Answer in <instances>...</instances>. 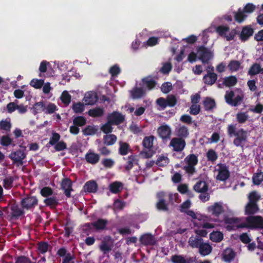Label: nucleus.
<instances>
[{
	"instance_id": "nucleus-1",
	"label": "nucleus",
	"mask_w": 263,
	"mask_h": 263,
	"mask_svg": "<svg viewBox=\"0 0 263 263\" xmlns=\"http://www.w3.org/2000/svg\"><path fill=\"white\" fill-rule=\"evenodd\" d=\"M227 133L229 137L235 136L233 144L236 147H243L248 139V132L243 128L236 131V125L229 124L227 127Z\"/></svg>"
},
{
	"instance_id": "nucleus-2",
	"label": "nucleus",
	"mask_w": 263,
	"mask_h": 263,
	"mask_svg": "<svg viewBox=\"0 0 263 263\" xmlns=\"http://www.w3.org/2000/svg\"><path fill=\"white\" fill-rule=\"evenodd\" d=\"M186 165L184 166L183 170L190 176L193 175L196 172L195 166L198 164V157L194 154H190L184 159Z\"/></svg>"
},
{
	"instance_id": "nucleus-3",
	"label": "nucleus",
	"mask_w": 263,
	"mask_h": 263,
	"mask_svg": "<svg viewBox=\"0 0 263 263\" xmlns=\"http://www.w3.org/2000/svg\"><path fill=\"white\" fill-rule=\"evenodd\" d=\"M20 147L23 149L12 151L8 156L13 163L18 166L24 164L23 160L26 157V154L25 153L26 147L22 145H20Z\"/></svg>"
},
{
	"instance_id": "nucleus-4",
	"label": "nucleus",
	"mask_w": 263,
	"mask_h": 263,
	"mask_svg": "<svg viewBox=\"0 0 263 263\" xmlns=\"http://www.w3.org/2000/svg\"><path fill=\"white\" fill-rule=\"evenodd\" d=\"M235 93L233 91H227L224 96V99L227 103L232 106H237L243 101L244 95L243 93L238 95L233 99Z\"/></svg>"
},
{
	"instance_id": "nucleus-5",
	"label": "nucleus",
	"mask_w": 263,
	"mask_h": 263,
	"mask_svg": "<svg viewBox=\"0 0 263 263\" xmlns=\"http://www.w3.org/2000/svg\"><path fill=\"white\" fill-rule=\"evenodd\" d=\"M198 59L203 64H207L213 57V53L208 48L204 46H200L197 48Z\"/></svg>"
},
{
	"instance_id": "nucleus-6",
	"label": "nucleus",
	"mask_w": 263,
	"mask_h": 263,
	"mask_svg": "<svg viewBox=\"0 0 263 263\" xmlns=\"http://www.w3.org/2000/svg\"><path fill=\"white\" fill-rule=\"evenodd\" d=\"M247 221L250 226V229L263 230V217L261 216H249Z\"/></svg>"
},
{
	"instance_id": "nucleus-7",
	"label": "nucleus",
	"mask_w": 263,
	"mask_h": 263,
	"mask_svg": "<svg viewBox=\"0 0 263 263\" xmlns=\"http://www.w3.org/2000/svg\"><path fill=\"white\" fill-rule=\"evenodd\" d=\"M166 197V193L160 192L157 194L158 201L156 204L157 209L159 211L168 212L169 211L168 203L166 202L165 198Z\"/></svg>"
},
{
	"instance_id": "nucleus-8",
	"label": "nucleus",
	"mask_w": 263,
	"mask_h": 263,
	"mask_svg": "<svg viewBox=\"0 0 263 263\" xmlns=\"http://www.w3.org/2000/svg\"><path fill=\"white\" fill-rule=\"evenodd\" d=\"M186 142L184 139L179 137H174L169 143V146L172 147L173 150L176 152H182L186 146Z\"/></svg>"
},
{
	"instance_id": "nucleus-9",
	"label": "nucleus",
	"mask_w": 263,
	"mask_h": 263,
	"mask_svg": "<svg viewBox=\"0 0 263 263\" xmlns=\"http://www.w3.org/2000/svg\"><path fill=\"white\" fill-rule=\"evenodd\" d=\"M20 204L24 209L30 210L38 204V199L35 196H27L21 200Z\"/></svg>"
},
{
	"instance_id": "nucleus-10",
	"label": "nucleus",
	"mask_w": 263,
	"mask_h": 263,
	"mask_svg": "<svg viewBox=\"0 0 263 263\" xmlns=\"http://www.w3.org/2000/svg\"><path fill=\"white\" fill-rule=\"evenodd\" d=\"M107 120H108L113 125H118L124 122L125 116L119 111H114L107 115Z\"/></svg>"
},
{
	"instance_id": "nucleus-11",
	"label": "nucleus",
	"mask_w": 263,
	"mask_h": 263,
	"mask_svg": "<svg viewBox=\"0 0 263 263\" xmlns=\"http://www.w3.org/2000/svg\"><path fill=\"white\" fill-rule=\"evenodd\" d=\"M57 254L60 257H63L62 263H74V255L70 252H67L64 247L60 248Z\"/></svg>"
},
{
	"instance_id": "nucleus-12",
	"label": "nucleus",
	"mask_w": 263,
	"mask_h": 263,
	"mask_svg": "<svg viewBox=\"0 0 263 263\" xmlns=\"http://www.w3.org/2000/svg\"><path fill=\"white\" fill-rule=\"evenodd\" d=\"M218 166H219L218 174L216 179L221 181H224L230 177V173L228 167L226 164L220 163L218 164Z\"/></svg>"
},
{
	"instance_id": "nucleus-13",
	"label": "nucleus",
	"mask_w": 263,
	"mask_h": 263,
	"mask_svg": "<svg viewBox=\"0 0 263 263\" xmlns=\"http://www.w3.org/2000/svg\"><path fill=\"white\" fill-rule=\"evenodd\" d=\"M157 133L158 136L162 140H167L170 138L172 134V130L168 125L164 124L161 125L158 128Z\"/></svg>"
},
{
	"instance_id": "nucleus-14",
	"label": "nucleus",
	"mask_w": 263,
	"mask_h": 263,
	"mask_svg": "<svg viewBox=\"0 0 263 263\" xmlns=\"http://www.w3.org/2000/svg\"><path fill=\"white\" fill-rule=\"evenodd\" d=\"M72 183L68 178H64L62 179L61 183V189L64 191V194L67 198L71 197L70 192L72 191Z\"/></svg>"
},
{
	"instance_id": "nucleus-15",
	"label": "nucleus",
	"mask_w": 263,
	"mask_h": 263,
	"mask_svg": "<svg viewBox=\"0 0 263 263\" xmlns=\"http://www.w3.org/2000/svg\"><path fill=\"white\" fill-rule=\"evenodd\" d=\"M175 133L177 137H179L184 140L188 138L190 135L189 129L187 127L180 124L176 127Z\"/></svg>"
},
{
	"instance_id": "nucleus-16",
	"label": "nucleus",
	"mask_w": 263,
	"mask_h": 263,
	"mask_svg": "<svg viewBox=\"0 0 263 263\" xmlns=\"http://www.w3.org/2000/svg\"><path fill=\"white\" fill-rule=\"evenodd\" d=\"M254 33L253 29L250 26H245L239 34V39L242 42L247 41Z\"/></svg>"
},
{
	"instance_id": "nucleus-17",
	"label": "nucleus",
	"mask_w": 263,
	"mask_h": 263,
	"mask_svg": "<svg viewBox=\"0 0 263 263\" xmlns=\"http://www.w3.org/2000/svg\"><path fill=\"white\" fill-rule=\"evenodd\" d=\"M207 73L203 77V82L208 85H213L217 80V74L214 72H211L209 69H206Z\"/></svg>"
},
{
	"instance_id": "nucleus-18",
	"label": "nucleus",
	"mask_w": 263,
	"mask_h": 263,
	"mask_svg": "<svg viewBox=\"0 0 263 263\" xmlns=\"http://www.w3.org/2000/svg\"><path fill=\"white\" fill-rule=\"evenodd\" d=\"M129 93L131 98L133 100L140 99L145 97L146 95L145 91L143 88L138 87L137 86L134 87L130 90Z\"/></svg>"
},
{
	"instance_id": "nucleus-19",
	"label": "nucleus",
	"mask_w": 263,
	"mask_h": 263,
	"mask_svg": "<svg viewBox=\"0 0 263 263\" xmlns=\"http://www.w3.org/2000/svg\"><path fill=\"white\" fill-rule=\"evenodd\" d=\"M98 190V185L97 182L93 180L87 181L83 187V190L85 192L95 193Z\"/></svg>"
},
{
	"instance_id": "nucleus-20",
	"label": "nucleus",
	"mask_w": 263,
	"mask_h": 263,
	"mask_svg": "<svg viewBox=\"0 0 263 263\" xmlns=\"http://www.w3.org/2000/svg\"><path fill=\"white\" fill-rule=\"evenodd\" d=\"M208 211L215 217H218L224 212V209L221 204L216 202L213 205L208 207Z\"/></svg>"
},
{
	"instance_id": "nucleus-21",
	"label": "nucleus",
	"mask_w": 263,
	"mask_h": 263,
	"mask_svg": "<svg viewBox=\"0 0 263 263\" xmlns=\"http://www.w3.org/2000/svg\"><path fill=\"white\" fill-rule=\"evenodd\" d=\"M93 229L97 231H101L106 229L108 220L106 219L98 218L93 222Z\"/></svg>"
},
{
	"instance_id": "nucleus-22",
	"label": "nucleus",
	"mask_w": 263,
	"mask_h": 263,
	"mask_svg": "<svg viewBox=\"0 0 263 263\" xmlns=\"http://www.w3.org/2000/svg\"><path fill=\"white\" fill-rule=\"evenodd\" d=\"M140 241L145 246H154L156 244L154 236L149 233H146L142 235L140 238Z\"/></svg>"
},
{
	"instance_id": "nucleus-23",
	"label": "nucleus",
	"mask_w": 263,
	"mask_h": 263,
	"mask_svg": "<svg viewBox=\"0 0 263 263\" xmlns=\"http://www.w3.org/2000/svg\"><path fill=\"white\" fill-rule=\"evenodd\" d=\"M259 208L258 205L256 203L248 202L245 206V214L252 216L259 212Z\"/></svg>"
},
{
	"instance_id": "nucleus-24",
	"label": "nucleus",
	"mask_w": 263,
	"mask_h": 263,
	"mask_svg": "<svg viewBox=\"0 0 263 263\" xmlns=\"http://www.w3.org/2000/svg\"><path fill=\"white\" fill-rule=\"evenodd\" d=\"M203 105L205 110L213 111V109L216 108V103L214 99L206 97L203 101Z\"/></svg>"
},
{
	"instance_id": "nucleus-25",
	"label": "nucleus",
	"mask_w": 263,
	"mask_h": 263,
	"mask_svg": "<svg viewBox=\"0 0 263 263\" xmlns=\"http://www.w3.org/2000/svg\"><path fill=\"white\" fill-rule=\"evenodd\" d=\"M203 242V239L197 235L192 236L189 239L188 243L192 248H199Z\"/></svg>"
},
{
	"instance_id": "nucleus-26",
	"label": "nucleus",
	"mask_w": 263,
	"mask_h": 263,
	"mask_svg": "<svg viewBox=\"0 0 263 263\" xmlns=\"http://www.w3.org/2000/svg\"><path fill=\"white\" fill-rule=\"evenodd\" d=\"M209 186L204 180H199L193 186L194 190L197 193H205L208 191Z\"/></svg>"
},
{
	"instance_id": "nucleus-27",
	"label": "nucleus",
	"mask_w": 263,
	"mask_h": 263,
	"mask_svg": "<svg viewBox=\"0 0 263 263\" xmlns=\"http://www.w3.org/2000/svg\"><path fill=\"white\" fill-rule=\"evenodd\" d=\"M86 105H93L98 101V97L95 92L90 91L85 94L83 99Z\"/></svg>"
},
{
	"instance_id": "nucleus-28",
	"label": "nucleus",
	"mask_w": 263,
	"mask_h": 263,
	"mask_svg": "<svg viewBox=\"0 0 263 263\" xmlns=\"http://www.w3.org/2000/svg\"><path fill=\"white\" fill-rule=\"evenodd\" d=\"M138 160L136 156H129L127 158L126 164L124 166L125 171L129 173L133 168L134 165L138 164Z\"/></svg>"
},
{
	"instance_id": "nucleus-29",
	"label": "nucleus",
	"mask_w": 263,
	"mask_h": 263,
	"mask_svg": "<svg viewBox=\"0 0 263 263\" xmlns=\"http://www.w3.org/2000/svg\"><path fill=\"white\" fill-rule=\"evenodd\" d=\"M11 127L12 124L10 118H7L0 121V130L3 131V133H8L10 132Z\"/></svg>"
},
{
	"instance_id": "nucleus-30",
	"label": "nucleus",
	"mask_w": 263,
	"mask_h": 263,
	"mask_svg": "<svg viewBox=\"0 0 263 263\" xmlns=\"http://www.w3.org/2000/svg\"><path fill=\"white\" fill-rule=\"evenodd\" d=\"M85 160L89 163L96 164L100 160V156L95 153L89 152L85 155Z\"/></svg>"
},
{
	"instance_id": "nucleus-31",
	"label": "nucleus",
	"mask_w": 263,
	"mask_h": 263,
	"mask_svg": "<svg viewBox=\"0 0 263 263\" xmlns=\"http://www.w3.org/2000/svg\"><path fill=\"white\" fill-rule=\"evenodd\" d=\"M142 86L148 90L154 89L156 85V82L150 77H145L142 79Z\"/></svg>"
},
{
	"instance_id": "nucleus-32",
	"label": "nucleus",
	"mask_w": 263,
	"mask_h": 263,
	"mask_svg": "<svg viewBox=\"0 0 263 263\" xmlns=\"http://www.w3.org/2000/svg\"><path fill=\"white\" fill-rule=\"evenodd\" d=\"M43 202L47 206L50 207V209H55L59 204V201L56 197H49L46 198L44 200Z\"/></svg>"
},
{
	"instance_id": "nucleus-33",
	"label": "nucleus",
	"mask_w": 263,
	"mask_h": 263,
	"mask_svg": "<svg viewBox=\"0 0 263 263\" xmlns=\"http://www.w3.org/2000/svg\"><path fill=\"white\" fill-rule=\"evenodd\" d=\"M199 252L203 256H206L211 253L212 250V247L206 242H203L198 248Z\"/></svg>"
},
{
	"instance_id": "nucleus-34",
	"label": "nucleus",
	"mask_w": 263,
	"mask_h": 263,
	"mask_svg": "<svg viewBox=\"0 0 263 263\" xmlns=\"http://www.w3.org/2000/svg\"><path fill=\"white\" fill-rule=\"evenodd\" d=\"M117 136L114 134H108L103 136V143L106 146L114 145L117 141Z\"/></svg>"
},
{
	"instance_id": "nucleus-35",
	"label": "nucleus",
	"mask_w": 263,
	"mask_h": 263,
	"mask_svg": "<svg viewBox=\"0 0 263 263\" xmlns=\"http://www.w3.org/2000/svg\"><path fill=\"white\" fill-rule=\"evenodd\" d=\"M237 78L234 76L226 77L223 79L222 84L228 87L235 86L237 83Z\"/></svg>"
},
{
	"instance_id": "nucleus-36",
	"label": "nucleus",
	"mask_w": 263,
	"mask_h": 263,
	"mask_svg": "<svg viewBox=\"0 0 263 263\" xmlns=\"http://www.w3.org/2000/svg\"><path fill=\"white\" fill-rule=\"evenodd\" d=\"M234 17L236 22L241 23L246 20L247 15L241 8H239L237 12H234Z\"/></svg>"
},
{
	"instance_id": "nucleus-37",
	"label": "nucleus",
	"mask_w": 263,
	"mask_h": 263,
	"mask_svg": "<svg viewBox=\"0 0 263 263\" xmlns=\"http://www.w3.org/2000/svg\"><path fill=\"white\" fill-rule=\"evenodd\" d=\"M248 202L257 204L261 199V196L256 191L250 192L248 195Z\"/></svg>"
},
{
	"instance_id": "nucleus-38",
	"label": "nucleus",
	"mask_w": 263,
	"mask_h": 263,
	"mask_svg": "<svg viewBox=\"0 0 263 263\" xmlns=\"http://www.w3.org/2000/svg\"><path fill=\"white\" fill-rule=\"evenodd\" d=\"M155 139V137L153 135L145 137L142 141L143 146L148 149L152 148L153 147V142Z\"/></svg>"
},
{
	"instance_id": "nucleus-39",
	"label": "nucleus",
	"mask_w": 263,
	"mask_h": 263,
	"mask_svg": "<svg viewBox=\"0 0 263 263\" xmlns=\"http://www.w3.org/2000/svg\"><path fill=\"white\" fill-rule=\"evenodd\" d=\"M11 210L12 218H17L24 213V211L16 204H14L11 206Z\"/></svg>"
},
{
	"instance_id": "nucleus-40",
	"label": "nucleus",
	"mask_w": 263,
	"mask_h": 263,
	"mask_svg": "<svg viewBox=\"0 0 263 263\" xmlns=\"http://www.w3.org/2000/svg\"><path fill=\"white\" fill-rule=\"evenodd\" d=\"M104 109L100 107H96L95 108L90 109L88 111V114L89 116L97 118L102 117L104 114Z\"/></svg>"
},
{
	"instance_id": "nucleus-41",
	"label": "nucleus",
	"mask_w": 263,
	"mask_h": 263,
	"mask_svg": "<svg viewBox=\"0 0 263 263\" xmlns=\"http://www.w3.org/2000/svg\"><path fill=\"white\" fill-rule=\"evenodd\" d=\"M210 238L213 242H219L223 239V235L219 231L213 232L210 235Z\"/></svg>"
},
{
	"instance_id": "nucleus-42",
	"label": "nucleus",
	"mask_w": 263,
	"mask_h": 263,
	"mask_svg": "<svg viewBox=\"0 0 263 263\" xmlns=\"http://www.w3.org/2000/svg\"><path fill=\"white\" fill-rule=\"evenodd\" d=\"M249 115L247 112H239L236 115V119L239 124H244L249 119Z\"/></svg>"
},
{
	"instance_id": "nucleus-43",
	"label": "nucleus",
	"mask_w": 263,
	"mask_h": 263,
	"mask_svg": "<svg viewBox=\"0 0 263 263\" xmlns=\"http://www.w3.org/2000/svg\"><path fill=\"white\" fill-rule=\"evenodd\" d=\"M14 179L13 177L9 176L6 177L3 182V186L6 190H10L13 187Z\"/></svg>"
},
{
	"instance_id": "nucleus-44",
	"label": "nucleus",
	"mask_w": 263,
	"mask_h": 263,
	"mask_svg": "<svg viewBox=\"0 0 263 263\" xmlns=\"http://www.w3.org/2000/svg\"><path fill=\"white\" fill-rule=\"evenodd\" d=\"M12 141L13 139L10 137L9 135H3L0 139V144L3 146L7 147L10 145H12L14 146L15 144H12Z\"/></svg>"
},
{
	"instance_id": "nucleus-45",
	"label": "nucleus",
	"mask_w": 263,
	"mask_h": 263,
	"mask_svg": "<svg viewBox=\"0 0 263 263\" xmlns=\"http://www.w3.org/2000/svg\"><path fill=\"white\" fill-rule=\"evenodd\" d=\"M261 66L258 63H254L250 67L248 70V74L250 76L256 75L260 72Z\"/></svg>"
},
{
	"instance_id": "nucleus-46",
	"label": "nucleus",
	"mask_w": 263,
	"mask_h": 263,
	"mask_svg": "<svg viewBox=\"0 0 263 263\" xmlns=\"http://www.w3.org/2000/svg\"><path fill=\"white\" fill-rule=\"evenodd\" d=\"M119 154L122 156H125L128 153L129 145L126 142L120 141L119 142Z\"/></svg>"
},
{
	"instance_id": "nucleus-47",
	"label": "nucleus",
	"mask_w": 263,
	"mask_h": 263,
	"mask_svg": "<svg viewBox=\"0 0 263 263\" xmlns=\"http://www.w3.org/2000/svg\"><path fill=\"white\" fill-rule=\"evenodd\" d=\"M60 138L61 136L59 133L56 132H52V135L50 138L49 141L47 144L46 146L47 147H49L50 146L54 145L59 141Z\"/></svg>"
},
{
	"instance_id": "nucleus-48",
	"label": "nucleus",
	"mask_w": 263,
	"mask_h": 263,
	"mask_svg": "<svg viewBox=\"0 0 263 263\" xmlns=\"http://www.w3.org/2000/svg\"><path fill=\"white\" fill-rule=\"evenodd\" d=\"M62 102L65 105L67 106L71 102V97L67 91H64L60 97Z\"/></svg>"
},
{
	"instance_id": "nucleus-49",
	"label": "nucleus",
	"mask_w": 263,
	"mask_h": 263,
	"mask_svg": "<svg viewBox=\"0 0 263 263\" xmlns=\"http://www.w3.org/2000/svg\"><path fill=\"white\" fill-rule=\"evenodd\" d=\"M170 160L167 157L160 156L158 158L156 162V164L159 166L163 167L166 166L168 164Z\"/></svg>"
},
{
	"instance_id": "nucleus-50",
	"label": "nucleus",
	"mask_w": 263,
	"mask_h": 263,
	"mask_svg": "<svg viewBox=\"0 0 263 263\" xmlns=\"http://www.w3.org/2000/svg\"><path fill=\"white\" fill-rule=\"evenodd\" d=\"M99 249L104 254H106L111 250L112 247L104 240L102 241L101 243L99 246Z\"/></svg>"
},
{
	"instance_id": "nucleus-51",
	"label": "nucleus",
	"mask_w": 263,
	"mask_h": 263,
	"mask_svg": "<svg viewBox=\"0 0 263 263\" xmlns=\"http://www.w3.org/2000/svg\"><path fill=\"white\" fill-rule=\"evenodd\" d=\"M72 108L75 113L81 114L84 110V105L83 103L80 102L77 103L74 102L72 104Z\"/></svg>"
},
{
	"instance_id": "nucleus-52",
	"label": "nucleus",
	"mask_w": 263,
	"mask_h": 263,
	"mask_svg": "<svg viewBox=\"0 0 263 263\" xmlns=\"http://www.w3.org/2000/svg\"><path fill=\"white\" fill-rule=\"evenodd\" d=\"M206 157L208 161L212 162H215L218 158V155L213 149H210L206 153Z\"/></svg>"
},
{
	"instance_id": "nucleus-53",
	"label": "nucleus",
	"mask_w": 263,
	"mask_h": 263,
	"mask_svg": "<svg viewBox=\"0 0 263 263\" xmlns=\"http://www.w3.org/2000/svg\"><path fill=\"white\" fill-rule=\"evenodd\" d=\"M234 257L235 253L232 249L226 250L223 256L224 260L227 262L231 261Z\"/></svg>"
},
{
	"instance_id": "nucleus-54",
	"label": "nucleus",
	"mask_w": 263,
	"mask_h": 263,
	"mask_svg": "<svg viewBox=\"0 0 263 263\" xmlns=\"http://www.w3.org/2000/svg\"><path fill=\"white\" fill-rule=\"evenodd\" d=\"M122 185V183L120 182H114L109 185V190L111 193L117 194L120 191Z\"/></svg>"
},
{
	"instance_id": "nucleus-55",
	"label": "nucleus",
	"mask_w": 263,
	"mask_h": 263,
	"mask_svg": "<svg viewBox=\"0 0 263 263\" xmlns=\"http://www.w3.org/2000/svg\"><path fill=\"white\" fill-rule=\"evenodd\" d=\"M37 248L40 253L45 254L48 250L49 244L47 242L40 241L37 243Z\"/></svg>"
},
{
	"instance_id": "nucleus-56",
	"label": "nucleus",
	"mask_w": 263,
	"mask_h": 263,
	"mask_svg": "<svg viewBox=\"0 0 263 263\" xmlns=\"http://www.w3.org/2000/svg\"><path fill=\"white\" fill-rule=\"evenodd\" d=\"M240 63L238 61L232 60L228 64V68L231 71H237L239 69Z\"/></svg>"
},
{
	"instance_id": "nucleus-57",
	"label": "nucleus",
	"mask_w": 263,
	"mask_h": 263,
	"mask_svg": "<svg viewBox=\"0 0 263 263\" xmlns=\"http://www.w3.org/2000/svg\"><path fill=\"white\" fill-rule=\"evenodd\" d=\"M73 123L78 126H82L86 123V120L83 116H77L73 120Z\"/></svg>"
},
{
	"instance_id": "nucleus-58",
	"label": "nucleus",
	"mask_w": 263,
	"mask_h": 263,
	"mask_svg": "<svg viewBox=\"0 0 263 263\" xmlns=\"http://www.w3.org/2000/svg\"><path fill=\"white\" fill-rule=\"evenodd\" d=\"M112 125H113L112 124H111L108 120H107V122L102 125L101 129L104 133L108 135L112 132L113 128L111 126Z\"/></svg>"
},
{
	"instance_id": "nucleus-59",
	"label": "nucleus",
	"mask_w": 263,
	"mask_h": 263,
	"mask_svg": "<svg viewBox=\"0 0 263 263\" xmlns=\"http://www.w3.org/2000/svg\"><path fill=\"white\" fill-rule=\"evenodd\" d=\"M53 192L52 189L48 186L43 187L40 191L41 195L43 197L46 198L51 196L53 194Z\"/></svg>"
},
{
	"instance_id": "nucleus-60",
	"label": "nucleus",
	"mask_w": 263,
	"mask_h": 263,
	"mask_svg": "<svg viewBox=\"0 0 263 263\" xmlns=\"http://www.w3.org/2000/svg\"><path fill=\"white\" fill-rule=\"evenodd\" d=\"M44 83L43 80L33 79L30 81V85L36 89H39L43 86Z\"/></svg>"
},
{
	"instance_id": "nucleus-61",
	"label": "nucleus",
	"mask_w": 263,
	"mask_h": 263,
	"mask_svg": "<svg viewBox=\"0 0 263 263\" xmlns=\"http://www.w3.org/2000/svg\"><path fill=\"white\" fill-rule=\"evenodd\" d=\"M58 110L57 106L54 103L49 102L45 107V112L47 114H52Z\"/></svg>"
},
{
	"instance_id": "nucleus-62",
	"label": "nucleus",
	"mask_w": 263,
	"mask_h": 263,
	"mask_svg": "<svg viewBox=\"0 0 263 263\" xmlns=\"http://www.w3.org/2000/svg\"><path fill=\"white\" fill-rule=\"evenodd\" d=\"M252 181L253 184L255 185H259L263 181V173H257L255 175H253L252 177Z\"/></svg>"
},
{
	"instance_id": "nucleus-63",
	"label": "nucleus",
	"mask_w": 263,
	"mask_h": 263,
	"mask_svg": "<svg viewBox=\"0 0 263 263\" xmlns=\"http://www.w3.org/2000/svg\"><path fill=\"white\" fill-rule=\"evenodd\" d=\"M14 263H36L35 262L32 261L30 259L25 256L21 255L15 258V261Z\"/></svg>"
},
{
	"instance_id": "nucleus-64",
	"label": "nucleus",
	"mask_w": 263,
	"mask_h": 263,
	"mask_svg": "<svg viewBox=\"0 0 263 263\" xmlns=\"http://www.w3.org/2000/svg\"><path fill=\"white\" fill-rule=\"evenodd\" d=\"M173 263H186V260L181 255H174L171 257Z\"/></svg>"
}]
</instances>
